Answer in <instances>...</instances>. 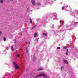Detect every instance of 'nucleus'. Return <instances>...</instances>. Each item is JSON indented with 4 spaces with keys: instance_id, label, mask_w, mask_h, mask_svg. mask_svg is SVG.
Masks as SVG:
<instances>
[{
    "instance_id": "f3484780",
    "label": "nucleus",
    "mask_w": 78,
    "mask_h": 78,
    "mask_svg": "<svg viewBox=\"0 0 78 78\" xmlns=\"http://www.w3.org/2000/svg\"><path fill=\"white\" fill-rule=\"evenodd\" d=\"M57 49H61V48L60 47H57Z\"/></svg>"
},
{
    "instance_id": "dca6fc26",
    "label": "nucleus",
    "mask_w": 78,
    "mask_h": 78,
    "mask_svg": "<svg viewBox=\"0 0 78 78\" xmlns=\"http://www.w3.org/2000/svg\"><path fill=\"white\" fill-rule=\"evenodd\" d=\"M0 2L1 3H3V0H1L0 1Z\"/></svg>"
},
{
    "instance_id": "bb28decb",
    "label": "nucleus",
    "mask_w": 78,
    "mask_h": 78,
    "mask_svg": "<svg viewBox=\"0 0 78 78\" xmlns=\"http://www.w3.org/2000/svg\"><path fill=\"white\" fill-rule=\"evenodd\" d=\"M37 39H39V38H38Z\"/></svg>"
},
{
    "instance_id": "6e6552de",
    "label": "nucleus",
    "mask_w": 78,
    "mask_h": 78,
    "mask_svg": "<svg viewBox=\"0 0 78 78\" xmlns=\"http://www.w3.org/2000/svg\"><path fill=\"white\" fill-rule=\"evenodd\" d=\"M37 33H35L34 34V37H36V36H37Z\"/></svg>"
},
{
    "instance_id": "39448f33",
    "label": "nucleus",
    "mask_w": 78,
    "mask_h": 78,
    "mask_svg": "<svg viewBox=\"0 0 78 78\" xmlns=\"http://www.w3.org/2000/svg\"><path fill=\"white\" fill-rule=\"evenodd\" d=\"M39 70H43V69H42V68H40L38 70V71H39Z\"/></svg>"
},
{
    "instance_id": "412c9836",
    "label": "nucleus",
    "mask_w": 78,
    "mask_h": 78,
    "mask_svg": "<svg viewBox=\"0 0 78 78\" xmlns=\"http://www.w3.org/2000/svg\"><path fill=\"white\" fill-rule=\"evenodd\" d=\"M63 67H62H62H61V70H62V69H63Z\"/></svg>"
},
{
    "instance_id": "4be33fe9",
    "label": "nucleus",
    "mask_w": 78,
    "mask_h": 78,
    "mask_svg": "<svg viewBox=\"0 0 78 78\" xmlns=\"http://www.w3.org/2000/svg\"><path fill=\"white\" fill-rule=\"evenodd\" d=\"M2 31H0V35H2Z\"/></svg>"
},
{
    "instance_id": "b1692460",
    "label": "nucleus",
    "mask_w": 78,
    "mask_h": 78,
    "mask_svg": "<svg viewBox=\"0 0 78 78\" xmlns=\"http://www.w3.org/2000/svg\"><path fill=\"white\" fill-rule=\"evenodd\" d=\"M36 40H37V42H38V39L36 38Z\"/></svg>"
},
{
    "instance_id": "423d86ee",
    "label": "nucleus",
    "mask_w": 78,
    "mask_h": 78,
    "mask_svg": "<svg viewBox=\"0 0 78 78\" xmlns=\"http://www.w3.org/2000/svg\"><path fill=\"white\" fill-rule=\"evenodd\" d=\"M42 34H43V35H44V36H47V34H46L44 33H43Z\"/></svg>"
},
{
    "instance_id": "1a4fd4ad",
    "label": "nucleus",
    "mask_w": 78,
    "mask_h": 78,
    "mask_svg": "<svg viewBox=\"0 0 78 78\" xmlns=\"http://www.w3.org/2000/svg\"><path fill=\"white\" fill-rule=\"evenodd\" d=\"M11 49L12 51H14V48L12 46H11Z\"/></svg>"
},
{
    "instance_id": "20e7f679",
    "label": "nucleus",
    "mask_w": 78,
    "mask_h": 78,
    "mask_svg": "<svg viewBox=\"0 0 78 78\" xmlns=\"http://www.w3.org/2000/svg\"><path fill=\"white\" fill-rule=\"evenodd\" d=\"M25 52L27 53H28V49H27V47L26 48Z\"/></svg>"
},
{
    "instance_id": "f03ea898",
    "label": "nucleus",
    "mask_w": 78,
    "mask_h": 78,
    "mask_svg": "<svg viewBox=\"0 0 78 78\" xmlns=\"http://www.w3.org/2000/svg\"><path fill=\"white\" fill-rule=\"evenodd\" d=\"M40 76H44V78H47V76H46L45 74H44V73H42L41 74H40Z\"/></svg>"
},
{
    "instance_id": "393cba45",
    "label": "nucleus",
    "mask_w": 78,
    "mask_h": 78,
    "mask_svg": "<svg viewBox=\"0 0 78 78\" xmlns=\"http://www.w3.org/2000/svg\"><path fill=\"white\" fill-rule=\"evenodd\" d=\"M78 23V22H77V23H76H76Z\"/></svg>"
},
{
    "instance_id": "9d476101",
    "label": "nucleus",
    "mask_w": 78,
    "mask_h": 78,
    "mask_svg": "<svg viewBox=\"0 0 78 78\" xmlns=\"http://www.w3.org/2000/svg\"><path fill=\"white\" fill-rule=\"evenodd\" d=\"M66 55H68V49H66Z\"/></svg>"
},
{
    "instance_id": "0eeeda50",
    "label": "nucleus",
    "mask_w": 78,
    "mask_h": 78,
    "mask_svg": "<svg viewBox=\"0 0 78 78\" xmlns=\"http://www.w3.org/2000/svg\"><path fill=\"white\" fill-rule=\"evenodd\" d=\"M64 62L66 64H67L68 63V62H67V60H64Z\"/></svg>"
},
{
    "instance_id": "a878e982",
    "label": "nucleus",
    "mask_w": 78,
    "mask_h": 78,
    "mask_svg": "<svg viewBox=\"0 0 78 78\" xmlns=\"http://www.w3.org/2000/svg\"><path fill=\"white\" fill-rule=\"evenodd\" d=\"M13 0H10V1H12Z\"/></svg>"
},
{
    "instance_id": "6ab92c4d",
    "label": "nucleus",
    "mask_w": 78,
    "mask_h": 78,
    "mask_svg": "<svg viewBox=\"0 0 78 78\" xmlns=\"http://www.w3.org/2000/svg\"><path fill=\"white\" fill-rule=\"evenodd\" d=\"M37 5H41V3H37Z\"/></svg>"
},
{
    "instance_id": "7ed1b4c3",
    "label": "nucleus",
    "mask_w": 78,
    "mask_h": 78,
    "mask_svg": "<svg viewBox=\"0 0 78 78\" xmlns=\"http://www.w3.org/2000/svg\"><path fill=\"white\" fill-rule=\"evenodd\" d=\"M31 2L33 5H36L35 0H31Z\"/></svg>"
},
{
    "instance_id": "a211bd4d",
    "label": "nucleus",
    "mask_w": 78,
    "mask_h": 78,
    "mask_svg": "<svg viewBox=\"0 0 78 78\" xmlns=\"http://www.w3.org/2000/svg\"><path fill=\"white\" fill-rule=\"evenodd\" d=\"M17 57H18V58H19V57H20V55L19 54H18L17 55Z\"/></svg>"
},
{
    "instance_id": "2eb2a0df",
    "label": "nucleus",
    "mask_w": 78,
    "mask_h": 78,
    "mask_svg": "<svg viewBox=\"0 0 78 78\" xmlns=\"http://www.w3.org/2000/svg\"><path fill=\"white\" fill-rule=\"evenodd\" d=\"M3 40L4 41H6V37H4Z\"/></svg>"
},
{
    "instance_id": "4468645a",
    "label": "nucleus",
    "mask_w": 78,
    "mask_h": 78,
    "mask_svg": "<svg viewBox=\"0 0 78 78\" xmlns=\"http://www.w3.org/2000/svg\"><path fill=\"white\" fill-rule=\"evenodd\" d=\"M33 61H35V60H34L35 59V58L34 56H33Z\"/></svg>"
},
{
    "instance_id": "f257e3e1",
    "label": "nucleus",
    "mask_w": 78,
    "mask_h": 78,
    "mask_svg": "<svg viewBox=\"0 0 78 78\" xmlns=\"http://www.w3.org/2000/svg\"><path fill=\"white\" fill-rule=\"evenodd\" d=\"M13 64L15 65V67L16 69H20L19 67L17 66V65L16 64L15 62H13Z\"/></svg>"
},
{
    "instance_id": "f8f14e48",
    "label": "nucleus",
    "mask_w": 78,
    "mask_h": 78,
    "mask_svg": "<svg viewBox=\"0 0 78 78\" xmlns=\"http://www.w3.org/2000/svg\"><path fill=\"white\" fill-rule=\"evenodd\" d=\"M30 20L31 23H32V20L31 18L30 19Z\"/></svg>"
},
{
    "instance_id": "9b49d317",
    "label": "nucleus",
    "mask_w": 78,
    "mask_h": 78,
    "mask_svg": "<svg viewBox=\"0 0 78 78\" xmlns=\"http://www.w3.org/2000/svg\"><path fill=\"white\" fill-rule=\"evenodd\" d=\"M41 76L40 75V74L39 75H37V76H36L35 77L36 78H38V77H39V76Z\"/></svg>"
},
{
    "instance_id": "5701e85b",
    "label": "nucleus",
    "mask_w": 78,
    "mask_h": 78,
    "mask_svg": "<svg viewBox=\"0 0 78 78\" xmlns=\"http://www.w3.org/2000/svg\"><path fill=\"white\" fill-rule=\"evenodd\" d=\"M64 8H65L64 7H62V10H63V9H64Z\"/></svg>"
},
{
    "instance_id": "ddd939ff",
    "label": "nucleus",
    "mask_w": 78,
    "mask_h": 78,
    "mask_svg": "<svg viewBox=\"0 0 78 78\" xmlns=\"http://www.w3.org/2000/svg\"><path fill=\"white\" fill-rule=\"evenodd\" d=\"M37 25H35L33 27H32V29L34 28H36V27H37Z\"/></svg>"
},
{
    "instance_id": "aec40b11",
    "label": "nucleus",
    "mask_w": 78,
    "mask_h": 78,
    "mask_svg": "<svg viewBox=\"0 0 78 78\" xmlns=\"http://www.w3.org/2000/svg\"><path fill=\"white\" fill-rule=\"evenodd\" d=\"M67 48V46H65L63 48V49H65Z\"/></svg>"
}]
</instances>
